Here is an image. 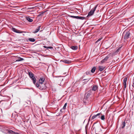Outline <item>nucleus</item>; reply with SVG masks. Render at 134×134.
I'll use <instances>...</instances> for the list:
<instances>
[{
    "label": "nucleus",
    "instance_id": "f257e3e1",
    "mask_svg": "<svg viewBox=\"0 0 134 134\" xmlns=\"http://www.w3.org/2000/svg\"><path fill=\"white\" fill-rule=\"evenodd\" d=\"M28 74L32 80L33 83L35 84L36 82V79L34 76V74L31 72H28Z\"/></svg>",
    "mask_w": 134,
    "mask_h": 134
},
{
    "label": "nucleus",
    "instance_id": "f03ea898",
    "mask_svg": "<svg viewBox=\"0 0 134 134\" xmlns=\"http://www.w3.org/2000/svg\"><path fill=\"white\" fill-rule=\"evenodd\" d=\"M130 33L129 31H125L123 33V35H124L123 37L124 39L126 40L129 38Z\"/></svg>",
    "mask_w": 134,
    "mask_h": 134
},
{
    "label": "nucleus",
    "instance_id": "7ed1b4c3",
    "mask_svg": "<svg viewBox=\"0 0 134 134\" xmlns=\"http://www.w3.org/2000/svg\"><path fill=\"white\" fill-rule=\"evenodd\" d=\"M98 6V5H97L93 8V9H91L90 11L88 13V15L87 16V17H88V16H90L92 15L94 12L95 11L97 6Z\"/></svg>",
    "mask_w": 134,
    "mask_h": 134
},
{
    "label": "nucleus",
    "instance_id": "20e7f679",
    "mask_svg": "<svg viewBox=\"0 0 134 134\" xmlns=\"http://www.w3.org/2000/svg\"><path fill=\"white\" fill-rule=\"evenodd\" d=\"M94 128L95 129V131L96 132L99 133L102 131L100 125H99L96 126L95 127H94L93 129Z\"/></svg>",
    "mask_w": 134,
    "mask_h": 134
},
{
    "label": "nucleus",
    "instance_id": "39448f33",
    "mask_svg": "<svg viewBox=\"0 0 134 134\" xmlns=\"http://www.w3.org/2000/svg\"><path fill=\"white\" fill-rule=\"evenodd\" d=\"M6 105V102L4 101H1L0 102V107L2 108H4Z\"/></svg>",
    "mask_w": 134,
    "mask_h": 134
},
{
    "label": "nucleus",
    "instance_id": "423d86ee",
    "mask_svg": "<svg viewBox=\"0 0 134 134\" xmlns=\"http://www.w3.org/2000/svg\"><path fill=\"white\" fill-rule=\"evenodd\" d=\"M47 87L44 84H40V87L39 88L41 90H44L46 89Z\"/></svg>",
    "mask_w": 134,
    "mask_h": 134
},
{
    "label": "nucleus",
    "instance_id": "0eeeda50",
    "mask_svg": "<svg viewBox=\"0 0 134 134\" xmlns=\"http://www.w3.org/2000/svg\"><path fill=\"white\" fill-rule=\"evenodd\" d=\"M91 87V90L93 91H95L98 89V86L97 85H93Z\"/></svg>",
    "mask_w": 134,
    "mask_h": 134
},
{
    "label": "nucleus",
    "instance_id": "6e6552de",
    "mask_svg": "<svg viewBox=\"0 0 134 134\" xmlns=\"http://www.w3.org/2000/svg\"><path fill=\"white\" fill-rule=\"evenodd\" d=\"M110 56V54H108L107 56L105 58L103 59L101 61V63H103L105 62L107 60L109 59V57Z\"/></svg>",
    "mask_w": 134,
    "mask_h": 134
},
{
    "label": "nucleus",
    "instance_id": "1a4fd4ad",
    "mask_svg": "<svg viewBox=\"0 0 134 134\" xmlns=\"http://www.w3.org/2000/svg\"><path fill=\"white\" fill-rule=\"evenodd\" d=\"M12 30L14 32L18 33H21L23 32V31H21L20 30L16 29L12 27Z\"/></svg>",
    "mask_w": 134,
    "mask_h": 134
},
{
    "label": "nucleus",
    "instance_id": "9d476101",
    "mask_svg": "<svg viewBox=\"0 0 134 134\" xmlns=\"http://www.w3.org/2000/svg\"><path fill=\"white\" fill-rule=\"evenodd\" d=\"M127 80V77H125L124 78L123 80V85L124 86V88H126V82Z\"/></svg>",
    "mask_w": 134,
    "mask_h": 134
},
{
    "label": "nucleus",
    "instance_id": "9b49d317",
    "mask_svg": "<svg viewBox=\"0 0 134 134\" xmlns=\"http://www.w3.org/2000/svg\"><path fill=\"white\" fill-rule=\"evenodd\" d=\"M67 105V103H65L63 106L62 109H61L60 110V111L62 113L64 112V110L66 109V106Z\"/></svg>",
    "mask_w": 134,
    "mask_h": 134
},
{
    "label": "nucleus",
    "instance_id": "f8f14e48",
    "mask_svg": "<svg viewBox=\"0 0 134 134\" xmlns=\"http://www.w3.org/2000/svg\"><path fill=\"white\" fill-rule=\"evenodd\" d=\"M105 67L103 66H100L98 67L99 70L100 71H102L105 68Z\"/></svg>",
    "mask_w": 134,
    "mask_h": 134
},
{
    "label": "nucleus",
    "instance_id": "ddd939ff",
    "mask_svg": "<svg viewBox=\"0 0 134 134\" xmlns=\"http://www.w3.org/2000/svg\"><path fill=\"white\" fill-rule=\"evenodd\" d=\"M44 80L45 79L44 78L41 77L39 80V82L40 83V84H42L44 81Z\"/></svg>",
    "mask_w": 134,
    "mask_h": 134
},
{
    "label": "nucleus",
    "instance_id": "4468645a",
    "mask_svg": "<svg viewBox=\"0 0 134 134\" xmlns=\"http://www.w3.org/2000/svg\"><path fill=\"white\" fill-rule=\"evenodd\" d=\"M100 114H101L100 113H98L96 115H93L92 117V120L94 118L97 117L98 116V117L99 118L100 117L99 116L100 115Z\"/></svg>",
    "mask_w": 134,
    "mask_h": 134
},
{
    "label": "nucleus",
    "instance_id": "2eb2a0df",
    "mask_svg": "<svg viewBox=\"0 0 134 134\" xmlns=\"http://www.w3.org/2000/svg\"><path fill=\"white\" fill-rule=\"evenodd\" d=\"M41 27V26H38V28L33 32L34 33H35L38 32L40 30Z\"/></svg>",
    "mask_w": 134,
    "mask_h": 134
},
{
    "label": "nucleus",
    "instance_id": "dca6fc26",
    "mask_svg": "<svg viewBox=\"0 0 134 134\" xmlns=\"http://www.w3.org/2000/svg\"><path fill=\"white\" fill-rule=\"evenodd\" d=\"M70 48L74 50H76L77 49L78 47L76 46H72L70 47Z\"/></svg>",
    "mask_w": 134,
    "mask_h": 134
},
{
    "label": "nucleus",
    "instance_id": "f3484780",
    "mask_svg": "<svg viewBox=\"0 0 134 134\" xmlns=\"http://www.w3.org/2000/svg\"><path fill=\"white\" fill-rule=\"evenodd\" d=\"M8 133L13 134H17L18 133L15 132L10 130L8 131Z\"/></svg>",
    "mask_w": 134,
    "mask_h": 134
},
{
    "label": "nucleus",
    "instance_id": "a211bd4d",
    "mask_svg": "<svg viewBox=\"0 0 134 134\" xmlns=\"http://www.w3.org/2000/svg\"><path fill=\"white\" fill-rule=\"evenodd\" d=\"M61 61H62L63 62L65 63H70V61L66 60H62Z\"/></svg>",
    "mask_w": 134,
    "mask_h": 134
},
{
    "label": "nucleus",
    "instance_id": "6ab92c4d",
    "mask_svg": "<svg viewBox=\"0 0 134 134\" xmlns=\"http://www.w3.org/2000/svg\"><path fill=\"white\" fill-rule=\"evenodd\" d=\"M26 19L28 21L30 22H32L33 21L32 19L30 18L29 17H26Z\"/></svg>",
    "mask_w": 134,
    "mask_h": 134
},
{
    "label": "nucleus",
    "instance_id": "aec40b11",
    "mask_svg": "<svg viewBox=\"0 0 134 134\" xmlns=\"http://www.w3.org/2000/svg\"><path fill=\"white\" fill-rule=\"evenodd\" d=\"M28 40L31 42H34L35 41V40L34 38H29L28 39Z\"/></svg>",
    "mask_w": 134,
    "mask_h": 134
},
{
    "label": "nucleus",
    "instance_id": "412c9836",
    "mask_svg": "<svg viewBox=\"0 0 134 134\" xmlns=\"http://www.w3.org/2000/svg\"><path fill=\"white\" fill-rule=\"evenodd\" d=\"M85 17L83 16H77V19H80L81 20H83L85 19Z\"/></svg>",
    "mask_w": 134,
    "mask_h": 134
},
{
    "label": "nucleus",
    "instance_id": "4be33fe9",
    "mask_svg": "<svg viewBox=\"0 0 134 134\" xmlns=\"http://www.w3.org/2000/svg\"><path fill=\"white\" fill-rule=\"evenodd\" d=\"M96 69V68L94 67L91 70V71L92 73H94Z\"/></svg>",
    "mask_w": 134,
    "mask_h": 134
},
{
    "label": "nucleus",
    "instance_id": "5701e85b",
    "mask_svg": "<svg viewBox=\"0 0 134 134\" xmlns=\"http://www.w3.org/2000/svg\"><path fill=\"white\" fill-rule=\"evenodd\" d=\"M100 115H101V116L100 117V119L101 120H104L105 119V116L104 115H102V114L100 113Z\"/></svg>",
    "mask_w": 134,
    "mask_h": 134
},
{
    "label": "nucleus",
    "instance_id": "b1692460",
    "mask_svg": "<svg viewBox=\"0 0 134 134\" xmlns=\"http://www.w3.org/2000/svg\"><path fill=\"white\" fill-rule=\"evenodd\" d=\"M45 12H42L40 13V14L38 15V16H40L42 15Z\"/></svg>",
    "mask_w": 134,
    "mask_h": 134
},
{
    "label": "nucleus",
    "instance_id": "393cba45",
    "mask_svg": "<svg viewBox=\"0 0 134 134\" xmlns=\"http://www.w3.org/2000/svg\"><path fill=\"white\" fill-rule=\"evenodd\" d=\"M69 16L70 17L72 18H74L76 19H77V16H74L70 15H69Z\"/></svg>",
    "mask_w": 134,
    "mask_h": 134
},
{
    "label": "nucleus",
    "instance_id": "a878e982",
    "mask_svg": "<svg viewBox=\"0 0 134 134\" xmlns=\"http://www.w3.org/2000/svg\"><path fill=\"white\" fill-rule=\"evenodd\" d=\"M24 60V59L20 57L19 58V59L16 60L17 61H23Z\"/></svg>",
    "mask_w": 134,
    "mask_h": 134
},
{
    "label": "nucleus",
    "instance_id": "bb28decb",
    "mask_svg": "<svg viewBox=\"0 0 134 134\" xmlns=\"http://www.w3.org/2000/svg\"><path fill=\"white\" fill-rule=\"evenodd\" d=\"M91 94L90 93H88L87 94V95L86 96V98L87 99L89 98Z\"/></svg>",
    "mask_w": 134,
    "mask_h": 134
},
{
    "label": "nucleus",
    "instance_id": "cd10ccee",
    "mask_svg": "<svg viewBox=\"0 0 134 134\" xmlns=\"http://www.w3.org/2000/svg\"><path fill=\"white\" fill-rule=\"evenodd\" d=\"M122 125V128H124L125 125V121L123 122Z\"/></svg>",
    "mask_w": 134,
    "mask_h": 134
},
{
    "label": "nucleus",
    "instance_id": "c85d7f7f",
    "mask_svg": "<svg viewBox=\"0 0 134 134\" xmlns=\"http://www.w3.org/2000/svg\"><path fill=\"white\" fill-rule=\"evenodd\" d=\"M40 85L39 84L37 83L36 84V86L37 87H38V88L40 87Z\"/></svg>",
    "mask_w": 134,
    "mask_h": 134
},
{
    "label": "nucleus",
    "instance_id": "c756f323",
    "mask_svg": "<svg viewBox=\"0 0 134 134\" xmlns=\"http://www.w3.org/2000/svg\"><path fill=\"white\" fill-rule=\"evenodd\" d=\"M120 50V48H118L117 50V51H116V52H115V53H117L119 52V51Z\"/></svg>",
    "mask_w": 134,
    "mask_h": 134
},
{
    "label": "nucleus",
    "instance_id": "7c9ffc66",
    "mask_svg": "<svg viewBox=\"0 0 134 134\" xmlns=\"http://www.w3.org/2000/svg\"><path fill=\"white\" fill-rule=\"evenodd\" d=\"M102 39V37L100 38L96 42V43L100 41V40H101Z\"/></svg>",
    "mask_w": 134,
    "mask_h": 134
},
{
    "label": "nucleus",
    "instance_id": "2f4dec72",
    "mask_svg": "<svg viewBox=\"0 0 134 134\" xmlns=\"http://www.w3.org/2000/svg\"><path fill=\"white\" fill-rule=\"evenodd\" d=\"M35 7H33L31 8H27V9H33L35 8Z\"/></svg>",
    "mask_w": 134,
    "mask_h": 134
},
{
    "label": "nucleus",
    "instance_id": "473e14b6",
    "mask_svg": "<svg viewBox=\"0 0 134 134\" xmlns=\"http://www.w3.org/2000/svg\"><path fill=\"white\" fill-rule=\"evenodd\" d=\"M90 80V79H84L83 80V81L87 80V81H88Z\"/></svg>",
    "mask_w": 134,
    "mask_h": 134
},
{
    "label": "nucleus",
    "instance_id": "72a5a7b5",
    "mask_svg": "<svg viewBox=\"0 0 134 134\" xmlns=\"http://www.w3.org/2000/svg\"><path fill=\"white\" fill-rule=\"evenodd\" d=\"M50 48L52 49L53 48V47H47V49Z\"/></svg>",
    "mask_w": 134,
    "mask_h": 134
},
{
    "label": "nucleus",
    "instance_id": "f704fd0d",
    "mask_svg": "<svg viewBox=\"0 0 134 134\" xmlns=\"http://www.w3.org/2000/svg\"><path fill=\"white\" fill-rule=\"evenodd\" d=\"M90 72V71H88V72H86V74L87 75H88V74H89Z\"/></svg>",
    "mask_w": 134,
    "mask_h": 134
},
{
    "label": "nucleus",
    "instance_id": "c9c22d12",
    "mask_svg": "<svg viewBox=\"0 0 134 134\" xmlns=\"http://www.w3.org/2000/svg\"><path fill=\"white\" fill-rule=\"evenodd\" d=\"M43 47L45 48H47V47H46V46H43Z\"/></svg>",
    "mask_w": 134,
    "mask_h": 134
},
{
    "label": "nucleus",
    "instance_id": "e433bc0d",
    "mask_svg": "<svg viewBox=\"0 0 134 134\" xmlns=\"http://www.w3.org/2000/svg\"><path fill=\"white\" fill-rule=\"evenodd\" d=\"M83 76H82V79H83Z\"/></svg>",
    "mask_w": 134,
    "mask_h": 134
}]
</instances>
